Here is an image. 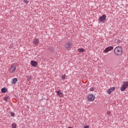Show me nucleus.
<instances>
[{
	"label": "nucleus",
	"mask_w": 128,
	"mask_h": 128,
	"mask_svg": "<svg viewBox=\"0 0 128 128\" xmlns=\"http://www.w3.org/2000/svg\"><path fill=\"white\" fill-rule=\"evenodd\" d=\"M114 50V54H116V56H122V48L121 46L116 47Z\"/></svg>",
	"instance_id": "1"
},
{
	"label": "nucleus",
	"mask_w": 128,
	"mask_h": 128,
	"mask_svg": "<svg viewBox=\"0 0 128 128\" xmlns=\"http://www.w3.org/2000/svg\"><path fill=\"white\" fill-rule=\"evenodd\" d=\"M65 50H70L72 48V42L70 41L68 42L64 46Z\"/></svg>",
	"instance_id": "2"
},
{
	"label": "nucleus",
	"mask_w": 128,
	"mask_h": 128,
	"mask_svg": "<svg viewBox=\"0 0 128 128\" xmlns=\"http://www.w3.org/2000/svg\"><path fill=\"white\" fill-rule=\"evenodd\" d=\"M114 50V46H110L105 48L103 50V52H110V50Z\"/></svg>",
	"instance_id": "3"
},
{
	"label": "nucleus",
	"mask_w": 128,
	"mask_h": 128,
	"mask_svg": "<svg viewBox=\"0 0 128 128\" xmlns=\"http://www.w3.org/2000/svg\"><path fill=\"white\" fill-rule=\"evenodd\" d=\"M94 96L92 94H90L88 96V100L89 102H94Z\"/></svg>",
	"instance_id": "4"
},
{
	"label": "nucleus",
	"mask_w": 128,
	"mask_h": 128,
	"mask_svg": "<svg viewBox=\"0 0 128 128\" xmlns=\"http://www.w3.org/2000/svg\"><path fill=\"white\" fill-rule=\"evenodd\" d=\"M99 20L102 22H104L106 20V14H103L100 18Z\"/></svg>",
	"instance_id": "5"
},
{
	"label": "nucleus",
	"mask_w": 128,
	"mask_h": 128,
	"mask_svg": "<svg viewBox=\"0 0 128 128\" xmlns=\"http://www.w3.org/2000/svg\"><path fill=\"white\" fill-rule=\"evenodd\" d=\"M16 65L13 64L10 69V74H12L14 72L16 71Z\"/></svg>",
	"instance_id": "6"
},
{
	"label": "nucleus",
	"mask_w": 128,
	"mask_h": 128,
	"mask_svg": "<svg viewBox=\"0 0 128 128\" xmlns=\"http://www.w3.org/2000/svg\"><path fill=\"white\" fill-rule=\"evenodd\" d=\"M30 64L32 66L36 68V66H38V62H36V61L32 60L30 61Z\"/></svg>",
	"instance_id": "7"
},
{
	"label": "nucleus",
	"mask_w": 128,
	"mask_h": 128,
	"mask_svg": "<svg viewBox=\"0 0 128 128\" xmlns=\"http://www.w3.org/2000/svg\"><path fill=\"white\" fill-rule=\"evenodd\" d=\"M116 90V88L115 87H112L109 89L108 90V94H112V92H114V90Z\"/></svg>",
	"instance_id": "8"
},
{
	"label": "nucleus",
	"mask_w": 128,
	"mask_h": 128,
	"mask_svg": "<svg viewBox=\"0 0 128 128\" xmlns=\"http://www.w3.org/2000/svg\"><path fill=\"white\" fill-rule=\"evenodd\" d=\"M56 94L58 96H60V98H62L64 96V93L60 92V90H58L56 92Z\"/></svg>",
	"instance_id": "9"
},
{
	"label": "nucleus",
	"mask_w": 128,
	"mask_h": 128,
	"mask_svg": "<svg viewBox=\"0 0 128 128\" xmlns=\"http://www.w3.org/2000/svg\"><path fill=\"white\" fill-rule=\"evenodd\" d=\"M39 42H40V41L38 40V38L34 39L33 43L34 44H35V46H36V44H38Z\"/></svg>",
	"instance_id": "10"
},
{
	"label": "nucleus",
	"mask_w": 128,
	"mask_h": 128,
	"mask_svg": "<svg viewBox=\"0 0 128 128\" xmlns=\"http://www.w3.org/2000/svg\"><path fill=\"white\" fill-rule=\"evenodd\" d=\"M128 88V87L126 86V85H122L121 88H120V90L121 92H124L126 90V89Z\"/></svg>",
	"instance_id": "11"
},
{
	"label": "nucleus",
	"mask_w": 128,
	"mask_h": 128,
	"mask_svg": "<svg viewBox=\"0 0 128 128\" xmlns=\"http://www.w3.org/2000/svg\"><path fill=\"white\" fill-rule=\"evenodd\" d=\"M1 92L3 94H6V92H8V89L6 88H2Z\"/></svg>",
	"instance_id": "12"
},
{
	"label": "nucleus",
	"mask_w": 128,
	"mask_h": 128,
	"mask_svg": "<svg viewBox=\"0 0 128 128\" xmlns=\"http://www.w3.org/2000/svg\"><path fill=\"white\" fill-rule=\"evenodd\" d=\"M17 82H18V78H14L12 80V84H16Z\"/></svg>",
	"instance_id": "13"
},
{
	"label": "nucleus",
	"mask_w": 128,
	"mask_h": 128,
	"mask_svg": "<svg viewBox=\"0 0 128 128\" xmlns=\"http://www.w3.org/2000/svg\"><path fill=\"white\" fill-rule=\"evenodd\" d=\"M78 52H85L84 49V48H80L78 50Z\"/></svg>",
	"instance_id": "14"
},
{
	"label": "nucleus",
	"mask_w": 128,
	"mask_h": 128,
	"mask_svg": "<svg viewBox=\"0 0 128 128\" xmlns=\"http://www.w3.org/2000/svg\"><path fill=\"white\" fill-rule=\"evenodd\" d=\"M61 77L62 80H66V74H62L61 75Z\"/></svg>",
	"instance_id": "15"
},
{
	"label": "nucleus",
	"mask_w": 128,
	"mask_h": 128,
	"mask_svg": "<svg viewBox=\"0 0 128 128\" xmlns=\"http://www.w3.org/2000/svg\"><path fill=\"white\" fill-rule=\"evenodd\" d=\"M123 84H124L123 86H126V88H128V81L124 82Z\"/></svg>",
	"instance_id": "16"
},
{
	"label": "nucleus",
	"mask_w": 128,
	"mask_h": 128,
	"mask_svg": "<svg viewBox=\"0 0 128 128\" xmlns=\"http://www.w3.org/2000/svg\"><path fill=\"white\" fill-rule=\"evenodd\" d=\"M11 126L12 128H16V123H12Z\"/></svg>",
	"instance_id": "17"
},
{
	"label": "nucleus",
	"mask_w": 128,
	"mask_h": 128,
	"mask_svg": "<svg viewBox=\"0 0 128 128\" xmlns=\"http://www.w3.org/2000/svg\"><path fill=\"white\" fill-rule=\"evenodd\" d=\"M8 100H10V97L8 96H6L4 98V100H5V102H8Z\"/></svg>",
	"instance_id": "18"
},
{
	"label": "nucleus",
	"mask_w": 128,
	"mask_h": 128,
	"mask_svg": "<svg viewBox=\"0 0 128 128\" xmlns=\"http://www.w3.org/2000/svg\"><path fill=\"white\" fill-rule=\"evenodd\" d=\"M48 50L50 51V52H54V48H52V47L50 46L48 48Z\"/></svg>",
	"instance_id": "19"
},
{
	"label": "nucleus",
	"mask_w": 128,
	"mask_h": 128,
	"mask_svg": "<svg viewBox=\"0 0 128 128\" xmlns=\"http://www.w3.org/2000/svg\"><path fill=\"white\" fill-rule=\"evenodd\" d=\"M23 2H24V4H28V2H30V1H28V0H24L23 1Z\"/></svg>",
	"instance_id": "20"
},
{
	"label": "nucleus",
	"mask_w": 128,
	"mask_h": 128,
	"mask_svg": "<svg viewBox=\"0 0 128 128\" xmlns=\"http://www.w3.org/2000/svg\"><path fill=\"white\" fill-rule=\"evenodd\" d=\"M30 80H32V76H28L27 80H28V81H30Z\"/></svg>",
	"instance_id": "21"
},
{
	"label": "nucleus",
	"mask_w": 128,
	"mask_h": 128,
	"mask_svg": "<svg viewBox=\"0 0 128 128\" xmlns=\"http://www.w3.org/2000/svg\"><path fill=\"white\" fill-rule=\"evenodd\" d=\"M90 92H94V88L92 87L90 88Z\"/></svg>",
	"instance_id": "22"
},
{
	"label": "nucleus",
	"mask_w": 128,
	"mask_h": 128,
	"mask_svg": "<svg viewBox=\"0 0 128 128\" xmlns=\"http://www.w3.org/2000/svg\"><path fill=\"white\" fill-rule=\"evenodd\" d=\"M10 114L12 116H14V112H11Z\"/></svg>",
	"instance_id": "23"
},
{
	"label": "nucleus",
	"mask_w": 128,
	"mask_h": 128,
	"mask_svg": "<svg viewBox=\"0 0 128 128\" xmlns=\"http://www.w3.org/2000/svg\"><path fill=\"white\" fill-rule=\"evenodd\" d=\"M84 128H90V126H84Z\"/></svg>",
	"instance_id": "24"
},
{
	"label": "nucleus",
	"mask_w": 128,
	"mask_h": 128,
	"mask_svg": "<svg viewBox=\"0 0 128 128\" xmlns=\"http://www.w3.org/2000/svg\"><path fill=\"white\" fill-rule=\"evenodd\" d=\"M110 114V112H107V114Z\"/></svg>",
	"instance_id": "25"
}]
</instances>
